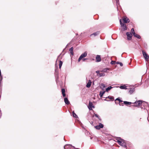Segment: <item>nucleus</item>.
I'll list each match as a JSON object with an SVG mask.
<instances>
[{
    "instance_id": "6",
    "label": "nucleus",
    "mask_w": 149,
    "mask_h": 149,
    "mask_svg": "<svg viewBox=\"0 0 149 149\" xmlns=\"http://www.w3.org/2000/svg\"><path fill=\"white\" fill-rule=\"evenodd\" d=\"M126 34L127 36V39L128 40H130L132 39V34L130 32H127L126 33Z\"/></svg>"
},
{
    "instance_id": "9",
    "label": "nucleus",
    "mask_w": 149,
    "mask_h": 149,
    "mask_svg": "<svg viewBox=\"0 0 149 149\" xmlns=\"http://www.w3.org/2000/svg\"><path fill=\"white\" fill-rule=\"evenodd\" d=\"M123 22L125 23L130 22V20L129 19L126 17H124L123 19Z\"/></svg>"
},
{
    "instance_id": "2",
    "label": "nucleus",
    "mask_w": 149,
    "mask_h": 149,
    "mask_svg": "<svg viewBox=\"0 0 149 149\" xmlns=\"http://www.w3.org/2000/svg\"><path fill=\"white\" fill-rule=\"evenodd\" d=\"M142 100H138V101H136L134 103V106L137 107L139 106L141 104H142V105L144 104L146 106L148 105V103L147 102H144V103H142Z\"/></svg>"
},
{
    "instance_id": "44",
    "label": "nucleus",
    "mask_w": 149,
    "mask_h": 149,
    "mask_svg": "<svg viewBox=\"0 0 149 149\" xmlns=\"http://www.w3.org/2000/svg\"><path fill=\"white\" fill-rule=\"evenodd\" d=\"M141 109H143V107H141Z\"/></svg>"
},
{
    "instance_id": "39",
    "label": "nucleus",
    "mask_w": 149,
    "mask_h": 149,
    "mask_svg": "<svg viewBox=\"0 0 149 149\" xmlns=\"http://www.w3.org/2000/svg\"><path fill=\"white\" fill-rule=\"evenodd\" d=\"M120 62H118V61H117V62H116V64H119V63Z\"/></svg>"
},
{
    "instance_id": "46",
    "label": "nucleus",
    "mask_w": 149,
    "mask_h": 149,
    "mask_svg": "<svg viewBox=\"0 0 149 149\" xmlns=\"http://www.w3.org/2000/svg\"><path fill=\"white\" fill-rule=\"evenodd\" d=\"M107 101H108V100H107Z\"/></svg>"
},
{
    "instance_id": "20",
    "label": "nucleus",
    "mask_w": 149,
    "mask_h": 149,
    "mask_svg": "<svg viewBox=\"0 0 149 149\" xmlns=\"http://www.w3.org/2000/svg\"><path fill=\"white\" fill-rule=\"evenodd\" d=\"M100 87L102 90H103L105 88V86L104 84H100Z\"/></svg>"
},
{
    "instance_id": "5",
    "label": "nucleus",
    "mask_w": 149,
    "mask_h": 149,
    "mask_svg": "<svg viewBox=\"0 0 149 149\" xmlns=\"http://www.w3.org/2000/svg\"><path fill=\"white\" fill-rule=\"evenodd\" d=\"M142 54L143 56L146 61L149 60V56L146 52L143 50L142 51Z\"/></svg>"
},
{
    "instance_id": "43",
    "label": "nucleus",
    "mask_w": 149,
    "mask_h": 149,
    "mask_svg": "<svg viewBox=\"0 0 149 149\" xmlns=\"http://www.w3.org/2000/svg\"><path fill=\"white\" fill-rule=\"evenodd\" d=\"M104 100L106 101V100H106V99H104Z\"/></svg>"
},
{
    "instance_id": "19",
    "label": "nucleus",
    "mask_w": 149,
    "mask_h": 149,
    "mask_svg": "<svg viewBox=\"0 0 149 149\" xmlns=\"http://www.w3.org/2000/svg\"><path fill=\"white\" fill-rule=\"evenodd\" d=\"M119 87L121 89H127V86L125 85L121 86Z\"/></svg>"
},
{
    "instance_id": "17",
    "label": "nucleus",
    "mask_w": 149,
    "mask_h": 149,
    "mask_svg": "<svg viewBox=\"0 0 149 149\" xmlns=\"http://www.w3.org/2000/svg\"><path fill=\"white\" fill-rule=\"evenodd\" d=\"M105 93V91H100V92L99 95L100 96V97H102L103 95V94Z\"/></svg>"
},
{
    "instance_id": "12",
    "label": "nucleus",
    "mask_w": 149,
    "mask_h": 149,
    "mask_svg": "<svg viewBox=\"0 0 149 149\" xmlns=\"http://www.w3.org/2000/svg\"><path fill=\"white\" fill-rule=\"evenodd\" d=\"M64 101L65 104L68 105L70 104V102L68 99L66 97L64 98Z\"/></svg>"
},
{
    "instance_id": "42",
    "label": "nucleus",
    "mask_w": 149,
    "mask_h": 149,
    "mask_svg": "<svg viewBox=\"0 0 149 149\" xmlns=\"http://www.w3.org/2000/svg\"><path fill=\"white\" fill-rule=\"evenodd\" d=\"M90 139H92V137H90Z\"/></svg>"
},
{
    "instance_id": "21",
    "label": "nucleus",
    "mask_w": 149,
    "mask_h": 149,
    "mask_svg": "<svg viewBox=\"0 0 149 149\" xmlns=\"http://www.w3.org/2000/svg\"><path fill=\"white\" fill-rule=\"evenodd\" d=\"M123 103L125 105L130 104L132 103L130 102H128L126 101H124Z\"/></svg>"
},
{
    "instance_id": "45",
    "label": "nucleus",
    "mask_w": 149,
    "mask_h": 149,
    "mask_svg": "<svg viewBox=\"0 0 149 149\" xmlns=\"http://www.w3.org/2000/svg\"><path fill=\"white\" fill-rule=\"evenodd\" d=\"M107 101H108V100H107Z\"/></svg>"
},
{
    "instance_id": "30",
    "label": "nucleus",
    "mask_w": 149,
    "mask_h": 149,
    "mask_svg": "<svg viewBox=\"0 0 149 149\" xmlns=\"http://www.w3.org/2000/svg\"><path fill=\"white\" fill-rule=\"evenodd\" d=\"M116 61H112L111 62V65L115 64H116Z\"/></svg>"
},
{
    "instance_id": "1",
    "label": "nucleus",
    "mask_w": 149,
    "mask_h": 149,
    "mask_svg": "<svg viewBox=\"0 0 149 149\" xmlns=\"http://www.w3.org/2000/svg\"><path fill=\"white\" fill-rule=\"evenodd\" d=\"M116 140H117L118 143L121 146L125 148L127 147L126 143L124 140L120 138V137H118L117 139H116Z\"/></svg>"
},
{
    "instance_id": "14",
    "label": "nucleus",
    "mask_w": 149,
    "mask_h": 149,
    "mask_svg": "<svg viewBox=\"0 0 149 149\" xmlns=\"http://www.w3.org/2000/svg\"><path fill=\"white\" fill-rule=\"evenodd\" d=\"M73 47H72L70 48L69 49V51L70 52V53L73 56L74 54L73 52Z\"/></svg>"
},
{
    "instance_id": "3",
    "label": "nucleus",
    "mask_w": 149,
    "mask_h": 149,
    "mask_svg": "<svg viewBox=\"0 0 149 149\" xmlns=\"http://www.w3.org/2000/svg\"><path fill=\"white\" fill-rule=\"evenodd\" d=\"M120 22L121 25V26L122 27L121 30L123 31H125L127 30V27L125 24L122 23L121 19H120Z\"/></svg>"
},
{
    "instance_id": "23",
    "label": "nucleus",
    "mask_w": 149,
    "mask_h": 149,
    "mask_svg": "<svg viewBox=\"0 0 149 149\" xmlns=\"http://www.w3.org/2000/svg\"><path fill=\"white\" fill-rule=\"evenodd\" d=\"M113 87H112L111 86H109L108 87H107V88H106V91L107 92H108V91H109L111 89V88H112Z\"/></svg>"
},
{
    "instance_id": "40",
    "label": "nucleus",
    "mask_w": 149,
    "mask_h": 149,
    "mask_svg": "<svg viewBox=\"0 0 149 149\" xmlns=\"http://www.w3.org/2000/svg\"><path fill=\"white\" fill-rule=\"evenodd\" d=\"M119 105H122V106H123V103H122V104H121V103H120V104H119Z\"/></svg>"
},
{
    "instance_id": "27",
    "label": "nucleus",
    "mask_w": 149,
    "mask_h": 149,
    "mask_svg": "<svg viewBox=\"0 0 149 149\" xmlns=\"http://www.w3.org/2000/svg\"><path fill=\"white\" fill-rule=\"evenodd\" d=\"M105 74L104 73H100L99 74V76L100 77L104 76Z\"/></svg>"
},
{
    "instance_id": "24",
    "label": "nucleus",
    "mask_w": 149,
    "mask_h": 149,
    "mask_svg": "<svg viewBox=\"0 0 149 149\" xmlns=\"http://www.w3.org/2000/svg\"><path fill=\"white\" fill-rule=\"evenodd\" d=\"M94 116L95 117L97 118L100 120H101V118H100L99 116L97 114L95 113Z\"/></svg>"
},
{
    "instance_id": "10",
    "label": "nucleus",
    "mask_w": 149,
    "mask_h": 149,
    "mask_svg": "<svg viewBox=\"0 0 149 149\" xmlns=\"http://www.w3.org/2000/svg\"><path fill=\"white\" fill-rule=\"evenodd\" d=\"M93 105V104L92 102H89V106L88 107V108L90 110H92V106Z\"/></svg>"
},
{
    "instance_id": "35",
    "label": "nucleus",
    "mask_w": 149,
    "mask_h": 149,
    "mask_svg": "<svg viewBox=\"0 0 149 149\" xmlns=\"http://www.w3.org/2000/svg\"><path fill=\"white\" fill-rule=\"evenodd\" d=\"M119 64H120V65L121 66H123V63H121V62H120L119 63Z\"/></svg>"
},
{
    "instance_id": "13",
    "label": "nucleus",
    "mask_w": 149,
    "mask_h": 149,
    "mask_svg": "<svg viewBox=\"0 0 149 149\" xmlns=\"http://www.w3.org/2000/svg\"><path fill=\"white\" fill-rule=\"evenodd\" d=\"M135 91L134 88H130L129 92L131 94Z\"/></svg>"
},
{
    "instance_id": "31",
    "label": "nucleus",
    "mask_w": 149,
    "mask_h": 149,
    "mask_svg": "<svg viewBox=\"0 0 149 149\" xmlns=\"http://www.w3.org/2000/svg\"><path fill=\"white\" fill-rule=\"evenodd\" d=\"M131 31L132 33L133 34V35H134V33H135L134 29L133 28H132L131 29Z\"/></svg>"
},
{
    "instance_id": "36",
    "label": "nucleus",
    "mask_w": 149,
    "mask_h": 149,
    "mask_svg": "<svg viewBox=\"0 0 149 149\" xmlns=\"http://www.w3.org/2000/svg\"><path fill=\"white\" fill-rule=\"evenodd\" d=\"M96 72L98 74H100V71H99V70H97V71H96Z\"/></svg>"
},
{
    "instance_id": "32",
    "label": "nucleus",
    "mask_w": 149,
    "mask_h": 149,
    "mask_svg": "<svg viewBox=\"0 0 149 149\" xmlns=\"http://www.w3.org/2000/svg\"><path fill=\"white\" fill-rule=\"evenodd\" d=\"M58 71H56V70H55V74L57 75V76H56V78H58Z\"/></svg>"
},
{
    "instance_id": "34",
    "label": "nucleus",
    "mask_w": 149,
    "mask_h": 149,
    "mask_svg": "<svg viewBox=\"0 0 149 149\" xmlns=\"http://www.w3.org/2000/svg\"><path fill=\"white\" fill-rule=\"evenodd\" d=\"M82 59V61H85L86 60L88 59V58H83Z\"/></svg>"
},
{
    "instance_id": "7",
    "label": "nucleus",
    "mask_w": 149,
    "mask_h": 149,
    "mask_svg": "<svg viewBox=\"0 0 149 149\" xmlns=\"http://www.w3.org/2000/svg\"><path fill=\"white\" fill-rule=\"evenodd\" d=\"M73 147L75 148L74 146H73L72 145L70 144H66L64 146V149H70L71 147Z\"/></svg>"
},
{
    "instance_id": "4",
    "label": "nucleus",
    "mask_w": 149,
    "mask_h": 149,
    "mask_svg": "<svg viewBox=\"0 0 149 149\" xmlns=\"http://www.w3.org/2000/svg\"><path fill=\"white\" fill-rule=\"evenodd\" d=\"M87 55V52H85L84 53L82 54L80 56L78 59V62H79L83 58L86 57Z\"/></svg>"
},
{
    "instance_id": "8",
    "label": "nucleus",
    "mask_w": 149,
    "mask_h": 149,
    "mask_svg": "<svg viewBox=\"0 0 149 149\" xmlns=\"http://www.w3.org/2000/svg\"><path fill=\"white\" fill-rule=\"evenodd\" d=\"M104 127L103 125L101 123H99V125L95 126V127L97 130H99L100 128H102Z\"/></svg>"
},
{
    "instance_id": "33",
    "label": "nucleus",
    "mask_w": 149,
    "mask_h": 149,
    "mask_svg": "<svg viewBox=\"0 0 149 149\" xmlns=\"http://www.w3.org/2000/svg\"><path fill=\"white\" fill-rule=\"evenodd\" d=\"M61 91L62 93H65V89L64 88H62L61 90Z\"/></svg>"
},
{
    "instance_id": "25",
    "label": "nucleus",
    "mask_w": 149,
    "mask_h": 149,
    "mask_svg": "<svg viewBox=\"0 0 149 149\" xmlns=\"http://www.w3.org/2000/svg\"><path fill=\"white\" fill-rule=\"evenodd\" d=\"M62 64H63L62 62L61 61H59V68L60 69L61 68V67L62 65Z\"/></svg>"
},
{
    "instance_id": "26",
    "label": "nucleus",
    "mask_w": 149,
    "mask_h": 149,
    "mask_svg": "<svg viewBox=\"0 0 149 149\" xmlns=\"http://www.w3.org/2000/svg\"><path fill=\"white\" fill-rule=\"evenodd\" d=\"M72 113H73V116L74 117H75V118H77V115L74 112V111H73L72 112Z\"/></svg>"
},
{
    "instance_id": "15",
    "label": "nucleus",
    "mask_w": 149,
    "mask_h": 149,
    "mask_svg": "<svg viewBox=\"0 0 149 149\" xmlns=\"http://www.w3.org/2000/svg\"><path fill=\"white\" fill-rule=\"evenodd\" d=\"M91 81L89 80L86 85V87L87 88H89L91 86Z\"/></svg>"
},
{
    "instance_id": "37",
    "label": "nucleus",
    "mask_w": 149,
    "mask_h": 149,
    "mask_svg": "<svg viewBox=\"0 0 149 149\" xmlns=\"http://www.w3.org/2000/svg\"><path fill=\"white\" fill-rule=\"evenodd\" d=\"M116 3L117 5L118 4V3L119 2V0H116Z\"/></svg>"
},
{
    "instance_id": "18",
    "label": "nucleus",
    "mask_w": 149,
    "mask_h": 149,
    "mask_svg": "<svg viewBox=\"0 0 149 149\" xmlns=\"http://www.w3.org/2000/svg\"><path fill=\"white\" fill-rule=\"evenodd\" d=\"M99 33V32H96L94 33H93L90 36H91L92 35H94L95 36H97L98 35Z\"/></svg>"
},
{
    "instance_id": "41",
    "label": "nucleus",
    "mask_w": 149,
    "mask_h": 149,
    "mask_svg": "<svg viewBox=\"0 0 149 149\" xmlns=\"http://www.w3.org/2000/svg\"><path fill=\"white\" fill-rule=\"evenodd\" d=\"M95 108V107H94V106L93 105V106H92V108Z\"/></svg>"
},
{
    "instance_id": "29",
    "label": "nucleus",
    "mask_w": 149,
    "mask_h": 149,
    "mask_svg": "<svg viewBox=\"0 0 149 149\" xmlns=\"http://www.w3.org/2000/svg\"><path fill=\"white\" fill-rule=\"evenodd\" d=\"M118 100L119 101V102L120 103L123 102V101L122 100H120V99H119V98H117V99H116L115 100Z\"/></svg>"
},
{
    "instance_id": "22",
    "label": "nucleus",
    "mask_w": 149,
    "mask_h": 149,
    "mask_svg": "<svg viewBox=\"0 0 149 149\" xmlns=\"http://www.w3.org/2000/svg\"><path fill=\"white\" fill-rule=\"evenodd\" d=\"M109 68H106L104 69L102 71H101V72H106L107 70H109Z\"/></svg>"
},
{
    "instance_id": "11",
    "label": "nucleus",
    "mask_w": 149,
    "mask_h": 149,
    "mask_svg": "<svg viewBox=\"0 0 149 149\" xmlns=\"http://www.w3.org/2000/svg\"><path fill=\"white\" fill-rule=\"evenodd\" d=\"M96 61L99 62L101 61V58L100 55H97L96 57Z\"/></svg>"
},
{
    "instance_id": "38",
    "label": "nucleus",
    "mask_w": 149,
    "mask_h": 149,
    "mask_svg": "<svg viewBox=\"0 0 149 149\" xmlns=\"http://www.w3.org/2000/svg\"><path fill=\"white\" fill-rule=\"evenodd\" d=\"M62 94V95H63V97H64L65 96V93H63Z\"/></svg>"
},
{
    "instance_id": "28",
    "label": "nucleus",
    "mask_w": 149,
    "mask_h": 149,
    "mask_svg": "<svg viewBox=\"0 0 149 149\" xmlns=\"http://www.w3.org/2000/svg\"><path fill=\"white\" fill-rule=\"evenodd\" d=\"M105 98H108L111 100H113L114 99L113 97H112V96H109L108 97H106Z\"/></svg>"
},
{
    "instance_id": "16",
    "label": "nucleus",
    "mask_w": 149,
    "mask_h": 149,
    "mask_svg": "<svg viewBox=\"0 0 149 149\" xmlns=\"http://www.w3.org/2000/svg\"><path fill=\"white\" fill-rule=\"evenodd\" d=\"M133 36L134 37H136L139 39H140L141 38V36L139 35L136 33H134V34Z\"/></svg>"
}]
</instances>
